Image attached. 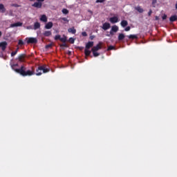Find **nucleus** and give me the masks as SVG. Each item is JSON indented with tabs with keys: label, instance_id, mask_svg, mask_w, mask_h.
<instances>
[{
	"label": "nucleus",
	"instance_id": "nucleus-1",
	"mask_svg": "<svg viewBox=\"0 0 177 177\" xmlns=\"http://www.w3.org/2000/svg\"><path fill=\"white\" fill-rule=\"evenodd\" d=\"M17 66H19V64H15L11 66L12 70L15 73L22 75V77H31L35 74V68L34 66L31 67V70H27V68L23 65L20 67V68H15V67Z\"/></svg>",
	"mask_w": 177,
	"mask_h": 177
},
{
	"label": "nucleus",
	"instance_id": "nucleus-2",
	"mask_svg": "<svg viewBox=\"0 0 177 177\" xmlns=\"http://www.w3.org/2000/svg\"><path fill=\"white\" fill-rule=\"evenodd\" d=\"M54 39L55 41H60L61 42H63L62 44L59 45L60 48H67L68 46L66 44L67 42V36L64 35L62 37L60 35H57L55 36Z\"/></svg>",
	"mask_w": 177,
	"mask_h": 177
},
{
	"label": "nucleus",
	"instance_id": "nucleus-3",
	"mask_svg": "<svg viewBox=\"0 0 177 177\" xmlns=\"http://www.w3.org/2000/svg\"><path fill=\"white\" fill-rule=\"evenodd\" d=\"M49 71H50V69L48 68H46L45 65L40 66H38V68L36 69V73L35 72L34 75H35L37 76L42 75V73L45 74L46 73H49Z\"/></svg>",
	"mask_w": 177,
	"mask_h": 177
},
{
	"label": "nucleus",
	"instance_id": "nucleus-4",
	"mask_svg": "<svg viewBox=\"0 0 177 177\" xmlns=\"http://www.w3.org/2000/svg\"><path fill=\"white\" fill-rule=\"evenodd\" d=\"M102 45H103V43L100 41L95 46L92 48L91 52H97V50L102 49Z\"/></svg>",
	"mask_w": 177,
	"mask_h": 177
},
{
	"label": "nucleus",
	"instance_id": "nucleus-5",
	"mask_svg": "<svg viewBox=\"0 0 177 177\" xmlns=\"http://www.w3.org/2000/svg\"><path fill=\"white\" fill-rule=\"evenodd\" d=\"M26 41L28 44H37V42H38V40H37V38H35V37H27L26 39Z\"/></svg>",
	"mask_w": 177,
	"mask_h": 177
},
{
	"label": "nucleus",
	"instance_id": "nucleus-6",
	"mask_svg": "<svg viewBox=\"0 0 177 177\" xmlns=\"http://www.w3.org/2000/svg\"><path fill=\"white\" fill-rule=\"evenodd\" d=\"M26 57H27V55L26 54H20L17 58V60L20 62V63H24V62H26Z\"/></svg>",
	"mask_w": 177,
	"mask_h": 177
},
{
	"label": "nucleus",
	"instance_id": "nucleus-7",
	"mask_svg": "<svg viewBox=\"0 0 177 177\" xmlns=\"http://www.w3.org/2000/svg\"><path fill=\"white\" fill-rule=\"evenodd\" d=\"M7 46H8V42L6 41L0 42V48H1L3 51L6 50Z\"/></svg>",
	"mask_w": 177,
	"mask_h": 177
},
{
	"label": "nucleus",
	"instance_id": "nucleus-8",
	"mask_svg": "<svg viewBox=\"0 0 177 177\" xmlns=\"http://www.w3.org/2000/svg\"><path fill=\"white\" fill-rule=\"evenodd\" d=\"M32 6H33V8H37V9H41V8H42V3L40 1L35 2L32 5Z\"/></svg>",
	"mask_w": 177,
	"mask_h": 177
},
{
	"label": "nucleus",
	"instance_id": "nucleus-9",
	"mask_svg": "<svg viewBox=\"0 0 177 177\" xmlns=\"http://www.w3.org/2000/svg\"><path fill=\"white\" fill-rule=\"evenodd\" d=\"M109 21L112 23V24H115V23H118V17H111Z\"/></svg>",
	"mask_w": 177,
	"mask_h": 177
},
{
	"label": "nucleus",
	"instance_id": "nucleus-10",
	"mask_svg": "<svg viewBox=\"0 0 177 177\" xmlns=\"http://www.w3.org/2000/svg\"><path fill=\"white\" fill-rule=\"evenodd\" d=\"M110 27H111L110 23L105 22L102 25V30H104V31H106V30H109V28H110Z\"/></svg>",
	"mask_w": 177,
	"mask_h": 177
},
{
	"label": "nucleus",
	"instance_id": "nucleus-11",
	"mask_svg": "<svg viewBox=\"0 0 177 177\" xmlns=\"http://www.w3.org/2000/svg\"><path fill=\"white\" fill-rule=\"evenodd\" d=\"M21 26H23V23H21V22H17V23H15V24H12L10 25V27L12 28H13L15 27H21Z\"/></svg>",
	"mask_w": 177,
	"mask_h": 177
},
{
	"label": "nucleus",
	"instance_id": "nucleus-12",
	"mask_svg": "<svg viewBox=\"0 0 177 177\" xmlns=\"http://www.w3.org/2000/svg\"><path fill=\"white\" fill-rule=\"evenodd\" d=\"M52 27H53V23L52 21L47 23L45 26L46 30H50Z\"/></svg>",
	"mask_w": 177,
	"mask_h": 177
},
{
	"label": "nucleus",
	"instance_id": "nucleus-13",
	"mask_svg": "<svg viewBox=\"0 0 177 177\" xmlns=\"http://www.w3.org/2000/svg\"><path fill=\"white\" fill-rule=\"evenodd\" d=\"M135 10H137V12H138L139 13H143V12H145V10H143V8H142V7L140 6H136L134 8Z\"/></svg>",
	"mask_w": 177,
	"mask_h": 177
},
{
	"label": "nucleus",
	"instance_id": "nucleus-14",
	"mask_svg": "<svg viewBox=\"0 0 177 177\" xmlns=\"http://www.w3.org/2000/svg\"><path fill=\"white\" fill-rule=\"evenodd\" d=\"M92 47H93V41H88L86 44V49H91Z\"/></svg>",
	"mask_w": 177,
	"mask_h": 177
},
{
	"label": "nucleus",
	"instance_id": "nucleus-15",
	"mask_svg": "<svg viewBox=\"0 0 177 177\" xmlns=\"http://www.w3.org/2000/svg\"><path fill=\"white\" fill-rule=\"evenodd\" d=\"M40 21H44V23H46V21H48V17H46V15H43L40 17Z\"/></svg>",
	"mask_w": 177,
	"mask_h": 177
},
{
	"label": "nucleus",
	"instance_id": "nucleus-16",
	"mask_svg": "<svg viewBox=\"0 0 177 177\" xmlns=\"http://www.w3.org/2000/svg\"><path fill=\"white\" fill-rule=\"evenodd\" d=\"M68 32L71 34H75V32H77V30H75V28L72 27L68 29Z\"/></svg>",
	"mask_w": 177,
	"mask_h": 177
},
{
	"label": "nucleus",
	"instance_id": "nucleus-17",
	"mask_svg": "<svg viewBox=\"0 0 177 177\" xmlns=\"http://www.w3.org/2000/svg\"><path fill=\"white\" fill-rule=\"evenodd\" d=\"M0 12L1 13H5L6 12V8H5V6H3V4H0Z\"/></svg>",
	"mask_w": 177,
	"mask_h": 177
},
{
	"label": "nucleus",
	"instance_id": "nucleus-18",
	"mask_svg": "<svg viewBox=\"0 0 177 177\" xmlns=\"http://www.w3.org/2000/svg\"><path fill=\"white\" fill-rule=\"evenodd\" d=\"M120 26H122L123 28L127 27V26H128V21L122 20L120 23Z\"/></svg>",
	"mask_w": 177,
	"mask_h": 177
},
{
	"label": "nucleus",
	"instance_id": "nucleus-19",
	"mask_svg": "<svg viewBox=\"0 0 177 177\" xmlns=\"http://www.w3.org/2000/svg\"><path fill=\"white\" fill-rule=\"evenodd\" d=\"M43 35L44 37H50V35H52V32L49 31V30H46L44 31V32L43 33Z\"/></svg>",
	"mask_w": 177,
	"mask_h": 177
},
{
	"label": "nucleus",
	"instance_id": "nucleus-20",
	"mask_svg": "<svg viewBox=\"0 0 177 177\" xmlns=\"http://www.w3.org/2000/svg\"><path fill=\"white\" fill-rule=\"evenodd\" d=\"M125 38V35L124 33H120L118 37V41H122Z\"/></svg>",
	"mask_w": 177,
	"mask_h": 177
},
{
	"label": "nucleus",
	"instance_id": "nucleus-21",
	"mask_svg": "<svg viewBox=\"0 0 177 177\" xmlns=\"http://www.w3.org/2000/svg\"><path fill=\"white\" fill-rule=\"evenodd\" d=\"M169 20L171 23H174V21H176L177 15H172L171 17H170Z\"/></svg>",
	"mask_w": 177,
	"mask_h": 177
},
{
	"label": "nucleus",
	"instance_id": "nucleus-22",
	"mask_svg": "<svg viewBox=\"0 0 177 177\" xmlns=\"http://www.w3.org/2000/svg\"><path fill=\"white\" fill-rule=\"evenodd\" d=\"M41 28V24L39 22H35L34 24V30H38V28Z\"/></svg>",
	"mask_w": 177,
	"mask_h": 177
},
{
	"label": "nucleus",
	"instance_id": "nucleus-23",
	"mask_svg": "<svg viewBox=\"0 0 177 177\" xmlns=\"http://www.w3.org/2000/svg\"><path fill=\"white\" fill-rule=\"evenodd\" d=\"M127 37L129 39H138V36L136 35H130Z\"/></svg>",
	"mask_w": 177,
	"mask_h": 177
},
{
	"label": "nucleus",
	"instance_id": "nucleus-24",
	"mask_svg": "<svg viewBox=\"0 0 177 177\" xmlns=\"http://www.w3.org/2000/svg\"><path fill=\"white\" fill-rule=\"evenodd\" d=\"M111 30H112V31L113 32H117V31H118V26H113L112 27H111Z\"/></svg>",
	"mask_w": 177,
	"mask_h": 177
},
{
	"label": "nucleus",
	"instance_id": "nucleus-25",
	"mask_svg": "<svg viewBox=\"0 0 177 177\" xmlns=\"http://www.w3.org/2000/svg\"><path fill=\"white\" fill-rule=\"evenodd\" d=\"M84 54H85V56H90L91 55V50H89L88 48H85Z\"/></svg>",
	"mask_w": 177,
	"mask_h": 177
},
{
	"label": "nucleus",
	"instance_id": "nucleus-26",
	"mask_svg": "<svg viewBox=\"0 0 177 177\" xmlns=\"http://www.w3.org/2000/svg\"><path fill=\"white\" fill-rule=\"evenodd\" d=\"M18 50H19V48H17V50H16L15 51H12V52L11 53V56H12V57H13V56H16V55H17Z\"/></svg>",
	"mask_w": 177,
	"mask_h": 177
},
{
	"label": "nucleus",
	"instance_id": "nucleus-27",
	"mask_svg": "<svg viewBox=\"0 0 177 177\" xmlns=\"http://www.w3.org/2000/svg\"><path fill=\"white\" fill-rule=\"evenodd\" d=\"M62 12L64 15H68V10L67 8L62 9Z\"/></svg>",
	"mask_w": 177,
	"mask_h": 177
},
{
	"label": "nucleus",
	"instance_id": "nucleus-28",
	"mask_svg": "<svg viewBox=\"0 0 177 177\" xmlns=\"http://www.w3.org/2000/svg\"><path fill=\"white\" fill-rule=\"evenodd\" d=\"M93 52V55L94 56V57H97V56H100V54L96 51H92Z\"/></svg>",
	"mask_w": 177,
	"mask_h": 177
},
{
	"label": "nucleus",
	"instance_id": "nucleus-29",
	"mask_svg": "<svg viewBox=\"0 0 177 177\" xmlns=\"http://www.w3.org/2000/svg\"><path fill=\"white\" fill-rule=\"evenodd\" d=\"M114 49H115V48L113 46H109L107 48V50H113Z\"/></svg>",
	"mask_w": 177,
	"mask_h": 177
},
{
	"label": "nucleus",
	"instance_id": "nucleus-30",
	"mask_svg": "<svg viewBox=\"0 0 177 177\" xmlns=\"http://www.w3.org/2000/svg\"><path fill=\"white\" fill-rule=\"evenodd\" d=\"M18 45H20L21 46L24 45V41H23L21 39H19L18 41Z\"/></svg>",
	"mask_w": 177,
	"mask_h": 177
},
{
	"label": "nucleus",
	"instance_id": "nucleus-31",
	"mask_svg": "<svg viewBox=\"0 0 177 177\" xmlns=\"http://www.w3.org/2000/svg\"><path fill=\"white\" fill-rule=\"evenodd\" d=\"M157 3V0H152V6L156 8V4Z\"/></svg>",
	"mask_w": 177,
	"mask_h": 177
},
{
	"label": "nucleus",
	"instance_id": "nucleus-32",
	"mask_svg": "<svg viewBox=\"0 0 177 177\" xmlns=\"http://www.w3.org/2000/svg\"><path fill=\"white\" fill-rule=\"evenodd\" d=\"M75 41V39H74V38H73V37L69 38L70 44H74Z\"/></svg>",
	"mask_w": 177,
	"mask_h": 177
},
{
	"label": "nucleus",
	"instance_id": "nucleus-33",
	"mask_svg": "<svg viewBox=\"0 0 177 177\" xmlns=\"http://www.w3.org/2000/svg\"><path fill=\"white\" fill-rule=\"evenodd\" d=\"M106 0H96V3H103Z\"/></svg>",
	"mask_w": 177,
	"mask_h": 177
},
{
	"label": "nucleus",
	"instance_id": "nucleus-34",
	"mask_svg": "<svg viewBox=\"0 0 177 177\" xmlns=\"http://www.w3.org/2000/svg\"><path fill=\"white\" fill-rule=\"evenodd\" d=\"M50 48H52V44H47V45L46 46V49H49Z\"/></svg>",
	"mask_w": 177,
	"mask_h": 177
},
{
	"label": "nucleus",
	"instance_id": "nucleus-35",
	"mask_svg": "<svg viewBox=\"0 0 177 177\" xmlns=\"http://www.w3.org/2000/svg\"><path fill=\"white\" fill-rule=\"evenodd\" d=\"M82 37H88V34L86 33V32H82Z\"/></svg>",
	"mask_w": 177,
	"mask_h": 177
},
{
	"label": "nucleus",
	"instance_id": "nucleus-36",
	"mask_svg": "<svg viewBox=\"0 0 177 177\" xmlns=\"http://www.w3.org/2000/svg\"><path fill=\"white\" fill-rule=\"evenodd\" d=\"M62 20H63V21H66L67 23H68V19H67V18H66V17H63V18H62Z\"/></svg>",
	"mask_w": 177,
	"mask_h": 177
},
{
	"label": "nucleus",
	"instance_id": "nucleus-37",
	"mask_svg": "<svg viewBox=\"0 0 177 177\" xmlns=\"http://www.w3.org/2000/svg\"><path fill=\"white\" fill-rule=\"evenodd\" d=\"M162 20H167V15L164 14L162 17Z\"/></svg>",
	"mask_w": 177,
	"mask_h": 177
},
{
	"label": "nucleus",
	"instance_id": "nucleus-38",
	"mask_svg": "<svg viewBox=\"0 0 177 177\" xmlns=\"http://www.w3.org/2000/svg\"><path fill=\"white\" fill-rule=\"evenodd\" d=\"M131 30V26H127L125 28L124 31H129Z\"/></svg>",
	"mask_w": 177,
	"mask_h": 177
},
{
	"label": "nucleus",
	"instance_id": "nucleus-39",
	"mask_svg": "<svg viewBox=\"0 0 177 177\" xmlns=\"http://www.w3.org/2000/svg\"><path fill=\"white\" fill-rule=\"evenodd\" d=\"M12 6H14L15 8H20V6L19 4H12Z\"/></svg>",
	"mask_w": 177,
	"mask_h": 177
},
{
	"label": "nucleus",
	"instance_id": "nucleus-40",
	"mask_svg": "<svg viewBox=\"0 0 177 177\" xmlns=\"http://www.w3.org/2000/svg\"><path fill=\"white\" fill-rule=\"evenodd\" d=\"M151 13H153V10H149V11L148 12V16H151Z\"/></svg>",
	"mask_w": 177,
	"mask_h": 177
},
{
	"label": "nucleus",
	"instance_id": "nucleus-41",
	"mask_svg": "<svg viewBox=\"0 0 177 177\" xmlns=\"http://www.w3.org/2000/svg\"><path fill=\"white\" fill-rule=\"evenodd\" d=\"M110 35H114V32L111 29L110 30Z\"/></svg>",
	"mask_w": 177,
	"mask_h": 177
},
{
	"label": "nucleus",
	"instance_id": "nucleus-42",
	"mask_svg": "<svg viewBox=\"0 0 177 177\" xmlns=\"http://www.w3.org/2000/svg\"><path fill=\"white\" fill-rule=\"evenodd\" d=\"M37 2H44L45 0H37Z\"/></svg>",
	"mask_w": 177,
	"mask_h": 177
},
{
	"label": "nucleus",
	"instance_id": "nucleus-43",
	"mask_svg": "<svg viewBox=\"0 0 177 177\" xmlns=\"http://www.w3.org/2000/svg\"><path fill=\"white\" fill-rule=\"evenodd\" d=\"M80 50H82L84 49V47H79Z\"/></svg>",
	"mask_w": 177,
	"mask_h": 177
},
{
	"label": "nucleus",
	"instance_id": "nucleus-44",
	"mask_svg": "<svg viewBox=\"0 0 177 177\" xmlns=\"http://www.w3.org/2000/svg\"><path fill=\"white\" fill-rule=\"evenodd\" d=\"M93 38H95V37H93V36L90 37V39H93Z\"/></svg>",
	"mask_w": 177,
	"mask_h": 177
},
{
	"label": "nucleus",
	"instance_id": "nucleus-45",
	"mask_svg": "<svg viewBox=\"0 0 177 177\" xmlns=\"http://www.w3.org/2000/svg\"><path fill=\"white\" fill-rule=\"evenodd\" d=\"M155 19H156V20H158V17L156 16V17H155Z\"/></svg>",
	"mask_w": 177,
	"mask_h": 177
},
{
	"label": "nucleus",
	"instance_id": "nucleus-46",
	"mask_svg": "<svg viewBox=\"0 0 177 177\" xmlns=\"http://www.w3.org/2000/svg\"><path fill=\"white\" fill-rule=\"evenodd\" d=\"M0 37H2V32L0 31Z\"/></svg>",
	"mask_w": 177,
	"mask_h": 177
},
{
	"label": "nucleus",
	"instance_id": "nucleus-47",
	"mask_svg": "<svg viewBox=\"0 0 177 177\" xmlns=\"http://www.w3.org/2000/svg\"><path fill=\"white\" fill-rule=\"evenodd\" d=\"M29 1H30L31 2H32L34 0H29Z\"/></svg>",
	"mask_w": 177,
	"mask_h": 177
}]
</instances>
